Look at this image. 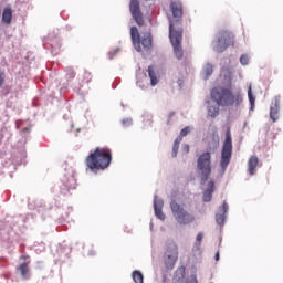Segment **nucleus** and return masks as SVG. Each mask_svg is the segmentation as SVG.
Instances as JSON below:
<instances>
[{
	"label": "nucleus",
	"mask_w": 283,
	"mask_h": 283,
	"mask_svg": "<svg viewBox=\"0 0 283 283\" xmlns=\"http://www.w3.org/2000/svg\"><path fill=\"white\" fill-rule=\"evenodd\" d=\"M248 97H249L250 105H251L250 109H253L255 107V97L253 96V91H252L251 86L248 90Z\"/></svg>",
	"instance_id": "nucleus-22"
},
{
	"label": "nucleus",
	"mask_w": 283,
	"mask_h": 283,
	"mask_svg": "<svg viewBox=\"0 0 283 283\" xmlns=\"http://www.w3.org/2000/svg\"><path fill=\"white\" fill-rule=\"evenodd\" d=\"M184 151L185 154H189V145H184Z\"/></svg>",
	"instance_id": "nucleus-35"
},
{
	"label": "nucleus",
	"mask_w": 283,
	"mask_h": 283,
	"mask_svg": "<svg viewBox=\"0 0 283 283\" xmlns=\"http://www.w3.org/2000/svg\"><path fill=\"white\" fill-rule=\"evenodd\" d=\"M176 262H178V256L166 255V259H165L166 269H174V266H176Z\"/></svg>",
	"instance_id": "nucleus-18"
},
{
	"label": "nucleus",
	"mask_w": 283,
	"mask_h": 283,
	"mask_svg": "<svg viewBox=\"0 0 283 283\" xmlns=\"http://www.w3.org/2000/svg\"><path fill=\"white\" fill-rule=\"evenodd\" d=\"M220 114V106L216 105H209L208 106V116L210 118H216Z\"/></svg>",
	"instance_id": "nucleus-19"
},
{
	"label": "nucleus",
	"mask_w": 283,
	"mask_h": 283,
	"mask_svg": "<svg viewBox=\"0 0 283 283\" xmlns=\"http://www.w3.org/2000/svg\"><path fill=\"white\" fill-rule=\"evenodd\" d=\"M155 216L158 220H165V213H163V209H155Z\"/></svg>",
	"instance_id": "nucleus-26"
},
{
	"label": "nucleus",
	"mask_w": 283,
	"mask_h": 283,
	"mask_svg": "<svg viewBox=\"0 0 283 283\" xmlns=\"http://www.w3.org/2000/svg\"><path fill=\"white\" fill-rule=\"evenodd\" d=\"M166 255L178 256V244L169 242L167 244Z\"/></svg>",
	"instance_id": "nucleus-17"
},
{
	"label": "nucleus",
	"mask_w": 283,
	"mask_h": 283,
	"mask_svg": "<svg viewBox=\"0 0 283 283\" xmlns=\"http://www.w3.org/2000/svg\"><path fill=\"white\" fill-rule=\"evenodd\" d=\"M260 163V159L258 156L253 155L248 160V171L250 176H253L255 174V169H258V165Z\"/></svg>",
	"instance_id": "nucleus-14"
},
{
	"label": "nucleus",
	"mask_w": 283,
	"mask_h": 283,
	"mask_svg": "<svg viewBox=\"0 0 283 283\" xmlns=\"http://www.w3.org/2000/svg\"><path fill=\"white\" fill-rule=\"evenodd\" d=\"M203 74H205V78H209V76H211V74H213V65L206 64L203 67Z\"/></svg>",
	"instance_id": "nucleus-21"
},
{
	"label": "nucleus",
	"mask_w": 283,
	"mask_h": 283,
	"mask_svg": "<svg viewBox=\"0 0 283 283\" xmlns=\"http://www.w3.org/2000/svg\"><path fill=\"white\" fill-rule=\"evenodd\" d=\"M213 191H216V184L213 180L208 182V188L203 191V202H211L213 198Z\"/></svg>",
	"instance_id": "nucleus-12"
},
{
	"label": "nucleus",
	"mask_w": 283,
	"mask_h": 283,
	"mask_svg": "<svg viewBox=\"0 0 283 283\" xmlns=\"http://www.w3.org/2000/svg\"><path fill=\"white\" fill-rule=\"evenodd\" d=\"M74 76H76V74L74 73V69H69L66 71V78H67V81H72V78H74Z\"/></svg>",
	"instance_id": "nucleus-27"
},
{
	"label": "nucleus",
	"mask_w": 283,
	"mask_h": 283,
	"mask_svg": "<svg viewBox=\"0 0 283 283\" xmlns=\"http://www.w3.org/2000/svg\"><path fill=\"white\" fill-rule=\"evenodd\" d=\"M130 39L133 41L134 48L137 52H143L144 50H150L151 48V33L146 32L140 36V32H138V28H130Z\"/></svg>",
	"instance_id": "nucleus-3"
},
{
	"label": "nucleus",
	"mask_w": 283,
	"mask_h": 283,
	"mask_svg": "<svg viewBox=\"0 0 283 283\" xmlns=\"http://www.w3.org/2000/svg\"><path fill=\"white\" fill-rule=\"evenodd\" d=\"M216 222H217V224H224V213H217Z\"/></svg>",
	"instance_id": "nucleus-25"
},
{
	"label": "nucleus",
	"mask_w": 283,
	"mask_h": 283,
	"mask_svg": "<svg viewBox=\"0 0 283 283\" xmlns=\"http://www.w3.org/2000/svg\"><path fill=\"white\" fill-rule=\"evenodd\" d=\"M6 83V73L3 70L0 69V88L3 87V84Z\"/></svg>",
	"instance_id": "nucleus-29"
},
{
	"label": "nucleus",
	"mask_w": 283,
	"mask_h": 283,
	"mask_svg": "<svg viewBox=\"0 0 283 283\" xmlns=\"http://www.w3.org/2000/svg\"><path fill=\"white\" fill-rule=\"evenodd\" d=\"M17 271L20 273L22 280H30V262H23L18 268Z\"/></svg>",
	"instance_id": "nucleus-13"
},
{
	"label": "nucleus",
	"mask_w": 283,
	"mask_h": 283,
	"mask_svg": "<svg viewBox=\"0 0 283 283\" xmlns=\"http://www.w3.org/2000/svg\"><path fill=\"white\" fill-rule=\"evenodd\" d=\"M214 258H216V261L218 262V260H220V252H217Z\"/></svg>",
	"instance_id": "nucleus-37"
},
{
	"label": "nucleus",
	"mask_w": 283,
	"mask_h": 283,
	"mask_svg": "<svg viewBox=\"0 0 283 283\" xmlns=\"http://www.w3.org/2000/svg\"><path fill=\"white\" fill-rule=\"evenodd\" d=\"M2 22L7 25H10L12 23V8L6 7L2 12Z\"/></svg>",
	"instance_id": "nucleus-15"
},
{
	"label": "nucleus",
	"mask_w": 283,
	"mask_h": 283,
	"mask_svg": "<svg viewBox=\"0 0 283 283\" xmlns=\"http://www.w3.org/2000/svg\"><path fill=\"white\" fill-rule=\"evenodd\" d=\"M203 238H205V234L202 232H199L196 237L195 247H200V244H202Z\"/></svg>",
	"instance_id": "nucleus-24"
},
{
	"label": "nucleus",
	"mask_w": 283,
	"mask_h": 283,
	"mask_svg": "<svg viewBox=\"0 0 283 283\" xmlns=\"http://www.w3.org/2000/svg\"><path fill=\"white\" fill-rule=\"evenodd\" d=\"M180 146L174 144L172 146V154H174V157L178 156V149H179Z\"/></svg>",
	"instance_id": "nucleus-32"
},
{
	"label": "nucleus",
	"mask_w": 283,
	"mask_h": 283,
	"mask_svg": "<svg viewBox=\"0 0 283 283\" xmlns=\"http://www.w3.org/2000/svg\"><path fill=\"white\" fill-rule=\"evenodd\" d=\"M129 12L137 25L143 28L145 25V18L143 17V11H140V2L138 0H130Z\"/></svg>",
	"instance_id": "nucleus-10"
},
{
	"label": "nucleus",
	"mask_w": 283,
	"mask_h": 283,
	"mask_svg": "<svg viewBox=\"0 0 283 283\" xmlns=\"http://www.w3.org/2000/svg\"><path fill=\"white\" fill-rule=\"evenodd\" d=\"M148 75L150 78V85L155 87V85L159 83L160 80L158 78V73H156V70L153 65L148 66Z\"/></svg>",
	"instance_id": "nucleus-16"
},
{
	"label": "nucleus",
	"mask_w": 283,
	"mask_h": 283,
	"mask_svg": "<svg viewBox=\"0 0 283 283\" xmlns=\"http://www.w3.org/2000/svg\"><path fill=\"white\" fill-rule=\"evenodd\" d=\"M112 165V150L97 147L85 159V166L90 171H105Z\"/></svg>",
	"instance_id": "nucleus-2"
},
{
	"label": "nucleus",
	"mask_w": 283,
	"mask_h": 283,
	"mask_svg": "<svg viewBox=\"0 0 283 283\" xmlns=\"http://www.w3.org/2000/svg\"><path fill=\"white\" fill-rule=\"evenodd\" d=\"M191 133V127H189V126H186L181 132H180V137L181 138H185V136H187L188 134H190Z\"/></svg>",
	"instance_id": "nucleus-28"
},
{
	"label": "nucleus",
	"mask_w": 283,
	"mask_h": 283,
	"mask_svg": "<svg viewBox=\"0 0 283 283\" xmlns=\"http://www.w3.org/2000/svg\"><path fill=\"white\" fill-rule=\"evenodd\" d=\"M231 45H235V35L233 32L229 30L219 31L218 43L214 46V52H224V50H227V48H231Z\"/></svg>",
	"instance_id": "nucleus-8"
},
{
	"label": "nucleus",
	"mask_w": 283,
	"mask_h": 283,
	"mask_svg": "<svg viewBox=\"0 0 283 283\" xmlns=\"http://www.w3.org/2000/svg\"><path fill=\"white\" fill-rule=\"evenodd\" d=\"M229 210V206L224 202L223 205H222V211H223V213L226 212V211H228Z\"/></svg>",
	"instance_id": "nucleus-34"
},
{
	"label": "nucleus",
	"mask_w": 283,
	"mask_h": 283,
	"mask_svg": "<svg viewBox=\"0 0 283 283\" xmlns=\"http://www.w3.org/2000/svg\"><path fill=\"white\" fill-rule=\"evenodd\" d=\"M132 277L135 283H144V276L143 273L138 270H135L132 274Z\"/></svg>",
	"instance_id": "nucleus-20"
},
{
	"label": "nucleus",
	"mask_w": 283,
	"mask_h": 283,
	"mask_svg": "<svg viewBox=\"0 0 283 283\" xmlns=\"http://www.w3.org/2000/svg\"><path fill=\"white\" fill-rule=\"evenodd\" d=\"M282 101V97L280 95H276L271 103L270 106V118L273 123L280 118V103Z\"/></svg>",
	"instance_id": "nucleus-11"
},
{
	"label": "nucleus",
	"mask_w": 283,
	"mask_h": 283,
	"mask_svg": "<svg viewBox=\"0 0 283 283\" xmlns=\"http://www.w3.org/2000/svg\"><path fill=\"white\" fill-rule=\"evenodd\" d=\"M170 209L178 224H191L196 222V217L182 208L176 200L170 202Z\"/></svg>",
	"instance_id": "nucleus-5"
},
{
	"label": "nucleus",
	"mask_w": 283,
	"mask_h": 283,
	"mask_svg": "<svg viewBox=\"0 0 283 283\" xmlns=\"http://www.w3.org/2000/svg\"><path fill=\"white\" fill-rule=\"evenodd\" d=\"M180 143H182V137L179 136L177 139H175L174 145L180 146Z\"/></svg>",
	"instance_id": "nucleus-33"
},
{
	"label": "nucleus",
	"mask_w": 283,
	"mask_h": 283,
	"mask_svg": "<svg viewBox=\"0 0 283 283\" xmlns=\"http://www.w3.org/2000/svg\"><path fill=\"white\" fill-rule=\"evenodd\" d=\"M174 22L169 27V38L174 48L176 59H182L185 52L182 51V29H174Z\"/></svg>",
	"instance_id": "nucleus-7"
},
{
	"label": "nucleus",
	"mask_w": 283,
	"mask_h": 283,
	"mask_svg": "<svg viewBox=\"0 0 283 283\" xmlns=\"http://www.w3.org/2000/svg\"><path fill=\"white\" fill-rule=\"evenodd\" d=\"M186 283H198V277L196 275H190Z\"/></svg>",
	"instance_id": "nucleus-31"
},
{
	"label": "nucleus",
	"mask_w": 283,
	"mask_h": 283,
	"mask_svg": "<svg viewBox=\"0 0 283 283\" xmlns=\"http://www.w3.org/2000/svg\"><path fill=\"white\" fill-rule=\"evenodd\" d=\"M170 11L174 17V20H170V24L175 23L174 30H178V29L182 30V25H181L182 14H184L182 2H180V0L171 1L170 2Z\"/></svg>",
	"instance_id": "nucleus-9"
},
{
	"label": "nucleus",
	"mask_w": 283,
	"mask_h": 283,
	"mask_svg": "<svg viewBox=\"0 0 283 283\" xmlns=\"http://www.w3.org/2000/svg\"><path fill=\"white\" fill-rule=\"evenodd\" d=\"M197 170L199 176H201V182H207L211 176V153L206 151L198 157Z\"/></svg>",
	"instance_id": "nucleus-6"
},
{
	"label": "nucleus",
	"mask_w": 283,
	"mask_h": 283,
	"mask_svg": "<svg viewBox=\"0 0 283 283\" xmlns=\"http://www.w3.org/2000/svg\"><path fill=\"white\" fill-rule=\"evenodd\" d=\"M231 156H233V139L231 138V128L228 127L226 130V139L221 149L220 167L223 171H226L227 167H229Z\"/></svg>",
	"instance_id": "nucleus-4"
},
{
	"label": "nucleus",
	"mask_w": 283,
	"mask_h": 283,
	"mask_svg": "<svg viewBox=\"0 0 283 283\" xmlns=\"http://www.w3.org/2000/svg\"><path fill=\"white\" fill-rule=\"evenodd\" d=\"M210 98L219 107H240L242 105V93L233 92L231 87L217 86L210 91Z\"/></svg>",
	"instance_id": "nucleus-1"
},
{
	"label": "nucleus",
	"mask_w": 283,
	"mask_h": 283,
	"mask_svg": "<svg viewBox=\"0 0 283 283\" xmlns=\"http://www.w3.org/2000/svg\"><path fill=\"white\" fill-rule=\"evenodd\" d=\"M164 202L161 199H158V197H155L154 200V209H163Z\"/></svg>",
	"instance_id": "nucleus-23"
},
{
	"label": "nucleus",
	"mask_w": 283,
	"mask_h": 283,
	"mask_svg": "<svg viewBox=\"0 0 283 283\" xmlns=\"http://www.w3.org/2000/svg\"><path fill=\"white\" fill-rule=\"evenodd\" d=\"M20 260H30V255H21Z\"/></svg>",
	"instance_id": "nucleus-36"
},
{
	"label": "nucleus",
	"mask_w": 283,
	"mask_h": 283,
	"mask_svg": "<svg viewBox=\"0 0 283 283\" xmlns=\"http://www.w3.org/2000/svg\"><path fill=\"white\" fill-rule=\"evenodd\" d=\"M240 63L241 65H249V55H241Z\"/></svg>",
	"instance_id": "nucleus-30"
}]
</instances>
